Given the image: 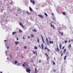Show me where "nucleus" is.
Masks as SVG:
<instances>
[{"label":"nucleus","instance_id":"obj_26","mask_svg":"<svg viewBox=\"0 0 73 73\" xmlns=\"http://www.w3.org/2000/svg\"><path fill=\"white\" fill-rule=\"evenodd\" d=\"M53 65H56V64H55V62H53Z\"/></svg>","mask_w":73,"mask_h":73},{"label":"nucleus","instance_id":"obj_7","mask_svg":"<svg viewBox=\"0 0 73 73\" xmlns=\"http://www.w3.org/2000/svg\"><path fill=\"white\" fill-rule=\"evenodd\" d=\"M41 36L42 37V40L43 43H45V41H44V39L43 38V37H42V35H41Z\"/></svg>","mask_w":73,"mask_h":73},{"label":"nucleus","instance_id":"obj_16","mask_svg":"<svg viewBox=\"0 0 73 73\" xmlns=\"http://www.w3.org/2000/svg\"><path fill=\"white\" fill-rule=\"evenodd\" d=\"M14 62L15 63V65H16V64H17L18 63L17 61H14Z\"/></svg>","mask_w":73,"mask_h":73},{"label":"nucleus","instance_id":"obj_54","mask_svg":"<svg viewBox=\"0 0 73 73\" xmlns=\"http://www.w3.org/2000/svg\"><path fill=\"white\" fill-rule=\"evenodd\" d=\"M70 42V40H69V41H68V42Z\"/></svg>","mask_w":73,"mask_h":73},{"label":"nucleus","instance_id":"obj_5","mask_svg":"<svg viewBox=\"0 0 73 73\" xmlns=\"http://www.w3.org/2000/svg\"><path fill=\"white\" fill-rule=\"evenodd\" d=\"M20 25L22 27V28H24V26L23 25L21 22H20Z\"/></svg>","mask_w":73,"mask_h":73},{"label":"nucleus","instance_id":"obj_61","mask_svg":"<svg viewBox=\"0 0 73 73\" xmlns=\"http://www.w3.org/2000/svg\"><path fill=\"white\" fill-rule=\"evenodd\" d=\"M62 43H64V42H62Z\"/></svg>","mask_w":73,"mask_h":73},{"label":"nucleus","instance_id":"obj_18","mask_svg":"<svg viewBox=\"0 0 73 73\" xmlns=\"http://www.w3.org/2000/svg\"><path fill=\"white\" fill-rule=\"evenodd\" d=\"M37 38V42L38 43H40L39 39L38 38Z\"/></svg>","mask_w":73,"mask_h":73},{"label":"nucleus","instance_id":"obj_14","mask_svg":"<svg viewBox=\"0 0 73 73\" xmlns=\"http://www.w3.org/2000/svg\"><path fill=\"white\" fill-rule=\"evenodd\" d=\"M33 32H37V31L36 29H34L33 30Z\"/></svg>","mask_w":73,"mask_h":73},{"label":"nucleus","instance_id":"obj_36","mask_svg":"<svg viewBox=\"0 0 73 73\" xmlns=\"http://www.w3.org/2000/svg\"><path fill=\"white\" fill-rule=\"evenodd\" d=\"M47 60H48V58H49V56H48V55H47Z\"/></svg>","mask_w":73,"mask_h":73},{"label":"nucleus","instance_id":"obj_10","mask_svg":"<svg viewBox=\"0 0 73 73\" xmlns=\"http://www.w3.org/2000/svg\"><path fill=\"white\" fill-rule=\"evenodd\" d=\"M59 46L60 49H61V47H62V45L61 44V43L59 44Z\"/></svg>","mask_w":73,"mask_h":73},{"label":"nucleus","instance_id":"obj_17","mask_svg":"<svg viewBox=\"0 0 73 73\" xmlns=\"http://www.w3.org/2000/svg\"><path fill=\"white\" fill-rule=\"evenodd\" d=\"M15 33H16V32H14L12 33V35H15Z\"/></svg>","mask_w":73,"mask_h":73},{"label":"nucleus","instance_id":"obj_62","mask_svg":"<svg viewBox=\"0 0 73 73\" xmlns=\"http://www.w3.org/2000/svg\"><path fill=\"white\" fill-rule=\"evenodd\" d=\"M60 52H62V50H61V51H60Z\"/></svg>","mask_w":73,"mask_h":73},{"label":"nucleus","instance_id":"obj_57","mask_svg":"<svg viewBox=\"0 0 73 73\" xmlns=\"http://www.w3.org/2000/svg\"><path fill=\"white\" fill-rule=\"evenodd\" d=\"M23 39H25V38H24V37H23Z\"/></svg>","mask_w":73,"mask_h":73},{"label":"nucleus","instance_id":"obj_25","mask_svg":"<svg viewBox=\"0 0 73 73\" xmlns=\"http://www.w3.org/2000/svg\"><path fill=\"white\" fill-rule=\"evenodd\" d=\"M46 41L47 42V41H49L48 40V38H46Z\"/></svg>","mask_w":73,"mask_h":73},{"label":"nucleus","instance_id":"obj_37","mask_svg":"<svg viewBox=\"0 0 73 73\" xmlns=\"http://www.w3.org/2000/svg\"><path fill=\"white\" fill-rule=\"evenodd\" d=\"M19 32H20V33H21V32H22V31L20 30L19 31Z\"/></svg>","mask_w":73,"mask_h":73},{"label":"nucleus","instance_id":"obj_53","mask_svg":"<svg viewBox=\"0 0 73 73\" xmlns=\"http://www.w3.org/2000/svg\"><path fill=\"white\" fill-rule=\"evenodd\" d=\"M39 47H40V48H41V47H40V45H39Z\"/></svg>","mask_w":73,"mask_h":73},{"label":"nucleus","instance_id":"obj_47","mask_svg":"<svg viewBox=\"0 0 73 73\" xmlns=\"http://www.w3.org/2000/svg\"><path fill=\"white\" fill-rule=\"evenodd\" d=\"M61 34L62 36H63V33H62Z\"/></svg>","mask_w":73,"mask_h":73},{"label":"nucleus","instance_id":"obj_56","mask_svg":"<svg viewBox=\"0 0 73 73\" xmlns=\"http://www.w3.org/2000/svg\"><path fill=\"white\" fill-rule=\"evenodd\" d=\"M65 57L66 58V56H65Z\"/></svg>","mask_w":73,"mask_h":73},{"label":"nucleus","instance_id":"obj_46","mask_svg":"<svg viewBox=\"0 0 73 73\" xmlns=\"http://www.w3.org/2000/svg\"><path fill=\"white\" fill-rule=\"evenodd\" d=\"M56 70H54V72H56Z\"/></svg>","mask_w":73,"mask_h":73},{"label":"nucleus","instance_id":"obj_58","mask_svg":"<svg viewBox=\"0 0 73 73\" xmlns=\"http://www.w3.org/2000/svg\"><path fill=\"white\" fill-rule=\"evenodd\" d=\"M10 57L11 58H12V57H11V56L10 55Z\"/></svg>","mask_w":73,"mask_h":73},{"label":"nucleus","instance_id":"obj_44","mask_svg":"<svg viewBox=\"0 0 73 73\" xmlns=\"http://www.w3.org/2000/svg\"><path fill=\"white\" fill-rule=\"evenodd\" d=\"M7 49H8L9 48V46L7 47Z\"/></svg>","mask_w":73,"mask_h":73},{"label":"nucleus","instance_id":"obj_19","mask_svg":"<svg viewBox=\"0 0 73 73\" xmlns=\"http://www.w3.org/2000/svg\"><path fill=\"white\" fill-rule=\"evenodd\" d=\"M62 14H63V15H66V13H65V12H63V13H62Z\"/></svg>","mask_w":73,"mask_h":73},{"label":"nucleus","instance_id":"obj_60","mask_svg":"<svg viewBox=\"0 0 73 73\" xmlns=\"http://www.w3.org/2000/svg\"><path fill=\"white\" fill-rule=\"evenodd\" d=\"M4 41H5H5H6V40H4Z\"/></svg>","mask_w":73,"mask_h":73},{"label":"nucleus","instance_id":"obj_29","mask_svg":"<svg viewBox=\"0 0 73 73\" xmlns=\"http://www.w3.org/2000/svg\"><path fill=\"white\" fill-rule=\"evenodd\" d=\"M47 50L48 52H50V50L48 48L47 49Z\"/></svg>","mask_w":73,"mask_h":73},{"label":"nucleus","instance_id":"obj_28","mask_svg":"<svg viewBox=\"0 0 73 73\" xmlns=\"http://www.w3.org/2000/svg\"><path fill=\"white\" fill-rule=\"evenodd\" d=\"M24 48H25V49H27V46H24Z\"/></svg>","mask_w":73,"mask_h":73},{"label":"nucleus","instance_id":"obj_33","mask_svg":"<svg viewBox=\"0 0 73 73\" xmlns=\"http://www.w3.org/2000/svg\"><path fill=\"white\" fill-rule=\"evenodd\" d=\"M35 72H37V68H35Z\"/></svg>","mask_w":73,"mask_h":73},{"label":"nucleus","instance_id":"obj_59","mask_svg":"<svg viewBox=\"0 0 73 73\" xmlns=\"http://www.w3.org/2000/svg\"><path fill=\"white\" fill-rule=\"evenodd\" d=\"M5 53H7V51H6L5 52Z\"/></svg>","mask_w":73,"mask_h":73},{"label":"nucleus","instance_id":"obj_43","mask_svg":"<svg viewBox=\"0 0 73 73\" xmlns=\"http://www.w3.org/2000/svg\"><path fill=\"white\" fill-rule=\"evenodd\" d=\"M63 53H62L61 54V56H62L63 55Z\"/></svg>","mask_w":73,"mask_h":73},{"label":"nucleus","instance_id":"obj_30","mask_svg":"<svg viewBox=\"0 0 73 73\" xmlns=\"http://www.w3.org/2000/svg\"><path fill=\"white\" fill-rule=\"evenodd\" d=\"M47 45H49V41H47Z\"/></svg>","mask_w":73,"mask_h":73},{"label":"nucleus","instance_id":"obj_4","mask_svg":"<svg viewBox=\"0 0 73 73\" xmlns=\"http://www.w3.org/2000/svg\"><path fill=\"white\" fill-rule=\"evenodd\" d=\"M50 26L51 27H52L53 28V29H55V28H54V25H52V23H51Z\"/></svg>","mask_w":73,"mask_h":73},{"label":"nucleus","instance_id":"obj_39","mask_svg":"<svg viewBox=\"0 0 73 73\" xmlns=\"http://www.w3.org/2000/svg\"><path fill=\"white\" fill-rule=\"evenodd\" d=\"M33 53H34V54H36V52H35V51H33Z\"/></svg>","mask_w":73,"mask_h":73},{"label":"nucleus","instance_id":"obj_2","mask_svg":"<svg viewBox=\"0 0 73 73\" xmlns=\"http://www.w3.org/2000/svg\"><path fill=\"white\" fill-rule=\"evenodd\" d=\"M30 1L31 3H32L33 4H35V1H33L32 0H30Z\"/></svg>","mask_w":73,"mask_h":73},{"label":"nucleus","instance_id":"obj_24","mask_svg":"<svg viewBox=\"0 0 73 73\" xmlns=\"http://www.w3.org/2000/svg\"><path fill=\"white\" fill-rule=\"evenodd\" d=\"M44 14H45V16H46V17H47V16H48V15H47V14H46V13H44Z\"/></svg>","mask_w":73,"mask_h":73},{"label":"nucleus","instance_id":"obj_21","mask_svg":"<svg viewBox=\"0 0 73 73\" xmlns=\"http://www.w3.org/2000/svg\"><path fill=\"white\" fill-rule=\"evenodd\" d=\"M24 64H25V65H26L27 66V65H28V64H27V62H25L24 63Z\"/></svg>","mask_w":73,"mask_h":73},{"label":"nucleus","instance_id":"obj_35","mask_svg":"<svg viewBox=\"0 0 73 73\" xmlns=\"http://www.w3.org/2000/svg\"><path fill=\"white\" fill-rule=\"evenodd\" d=\"M59 33H60V34H61V33H62L61 32V31H59Z\"/></svg>","mask_w":73,"mask_h":73},{"label":"nucleus","instance_id":"obj_3","mask_svg":"<svg viewBox=\"0 0 73 73\" xmlns=\"http://www.w3.org/2000/svg\"><path fill=\"white\" fill-rule=\"evenodd\" d=\"M31 37H32V38H34L35 37V35L32 34H31Z\"/></svg>","mask_w":73,"mask_h":73},{"label":"nucleus","instance_id":"obj_32","mask_svg":"<svg viewBox=\"0 0 73 73\" xmlns=\"http://www.w3.org/2000/svg\"><path fill=\"white\" fill-rule=\"evenodd\" d=\"M48 49V48H46V47H45V48H44V50H46V49Z\"/></svg>","mask_w":73,"mask_h":73},{"label":"nucleus","instance_id":"obj_11","mask_svg":"<svg viewBox=\"0 0 73 73\" xmlns=\"http://www.w3.org/2000/svg\"><path fill=\"white\" fill-rule=\"evenodd\" d=\"M49 44H53L54 42L53 41H49Z\"/></svg>","mask_w":73,"mask_h":73},{"label":"nucleus","instance_id":"obj_8","mask_svg":"<svg viewBox=\"0 0 73 73\" xmlns=\"http://www.w3.org/2000/svg\"><path fill=\"white\" fill-rule=\"evenodd\" d=\"M26 72H29V73H30L31 72H31V70H26Z\"/></svg>","mask_w":73,"mask_h":73},{"label":"nucleus","instance_id":"obj_13","mask_svg":"<svg viewBox=\"0 0 73 73\" xmlns=\"http://www.w3.org/2000/svg\"><path fill=\"white\" fill-rule=\"evenodd\" d=\"M15 42V44H16V45H17V44H19V42L16 41V42Z\"/></svg>","mask_w":73,"mask_h":73},{"label":"nucleus","instance_id":"obj_55","mask_svg":"<svg viewBox=\"0 0 73 73\" xmlns=\"http://www.w3.org/2000/svg\"><path fill=\"white\" fill-rule=\"evenodd\" d=\"M10 4H11V5H12V3H10Z\"/></svg>","mask_w":73,"mask_h":73},{"label":"nucleus","instance_id":"obj_12","mask_svg":"<svg viewBox=\"0 0 73 73\" xmlns=\"http://www.w3.org/2000/svg\"><path fill=\"white\" fill-rule=\"evenodd\" d=\"M29 9L30 11H31V12H33V9H32V8L31 7H29Z\"/></svg>","mask_w":73,"mask_h":73},{"label":"nucleus","instance_id":"obj_63","mask_svg":"<svg viewBox=\"0 0 73 73\" xmlns=\"http://www.w3.org/2000/svg\"><path fill=\"white\" fill-rule=\"evenodd\" d=\"M8 9H9V7H7Z\"/></svg>","mask_w":73,"mask_h":73},{"label":"nucleus","instance_id":"obj_23","mask_svg":"<svg viewBox=\"0 0 73 73\" xmlns=\"http://www.w3.org/2000/svg\"><path fill=\"white\" fill-rule=\"evenodd\" d=\"M66 49H65L64 50L63 52L65 53V52H66Z\"/></svg>","mask_w":73,"mask_h":73},{"label":"nucleus","instance_id":"obj_6","mask_svg":"<svg viewBox=\"0 0 73 73\" xmlns=\"http://www.w3.org/2000/svg\"><path fill=\"white\" fill-rule=\"evenodd\" d=\"M38 16H39V17H40L42 19H43V18H44V17H43V16L41 15H38Z\"/></svg>","mask_w":73,"mask_h":73},{"label":"nucleus","instance_id":"obj_1","mask_svg":"<svg viewBox=\"0 0 73 73\" xmlns=\"http://www.w3.org/2000/svg\"><path fill=\"white\" fill-rule=\"evenodd\" d=\"M55 50L58 52H60V49L58 48V47H57V48H55Z\"/></svg>","mask_w":73,"mask_h":73},{"label":"nucleus","instance_id":"obj_15","mask_svg":"<svg viewBox=\"0 0 73 73\" xmlns=\"http://www.w3.org/2000/svg\"><path fill=\"white\" fill-rule=\"evenodd\" d=\"M42 49L43 50L44 49V46H43V44H41Z\"/></svg>","mask_w":73,"mask_h":73},{"label":"nucleus","instance_id":"obj_45","mask_svg":"<svg viewBox=\"0 0 73 73\" xmlns=\"http://www.w3.org/2000/svg\"><path fill=\"white\" fill-rule=\"evenodd\" d=\"M51 14H52V16L54 15V14H53V13H51Z\"/></svg>","mask_w":73,"mask_h":73},{"label":"nucleus","instance_id":"obj_40","mask_svg":"<svg viewBox=\"0 0 73 73\" xmlns=\"http://www.w3.org/2000/svg\"><path fill=\"white\" fill-rule=\"evenodd\" d=\"M64 42L65 43H66V42H67V41L66 40H65L64 41Z\"/></svg>","mask_w":73,"mask_h":73},{"label":"nucleus","instance_id":"obj_20","mask_svg":"<svg viewBox=\"0 0 73 73\" xmlns=\"http://www.w3.org/2000/svg\"><path fill=\"white\" fill-rule=\"evenodd\" d=\"M26 12V13H27V14H28V15H31V14L29 13L27 11Z\"/></svg>","mask_w":73,"mask_h":73},{"label":"nucleus","instance_id":"obj_64","mask_svg":"<svg viewBox=\"0 0 73 73\" xmlns=\"http://www.w3.org/2000/svg\"><path fill=\"white\" fill-rule=\"evenodd\" d=\"M18 11L19 12V10H18Z\"/></svg>","mask_w":73,"mask_h":73},{"label":"nucleus","instance_id":"obj_22","mask_svg":"<svg viewBox=\"0 0 73 73\" xmlns=\"http://www.w3.org/2000/svg\"><path fill=\"white\" fill-rule=\"evenodd\" d=\"M34 48H35V49H38L37 47L36 46H34Z\"/></svg>","mask_w":73,"mask_h":73},{"label":"nucleus","instance_id":"obj_38","mask_svg":"<svg viewBox=\"0 0 73 73\" xmlns=\"http://www.w3.org/2000/svg\"><path fill=\"white\" fill-rule=\"evenodd\" d=\"M20 64L19 63H18L17 64V66H19V65H20Z\"/></svg>","mask_w":73,"mask_h":73},{"label":"nucleus","instance_id":"obj_48","mask_svg":"<svg viewBox=\"0 0 73 73\" xmlns=\"http://www.w3.org/2000/svg\"><path fill=\"white\" fill-rule=\"evenodd\" d=\"M66 58H65V57H64V60H66Z\"/></svg>","mask_w":73,"mask_h":73},{"label":"nucleus","instance_id":"obj_9","mask_svg":"<svg viewBox=\"0 0 73 73\" xmlns=\"http://www.w3.org/2000/svg\"><path fill=\"white\" fill-rule=\"evenodd\" d=\"M72 47V46L71 45V44H70L68 46V48H70Z\"/></svg>","mask_w":73,"mask_h":73},{"label":"nucleus","instance_id":"obj_51","mask_svg":"<svg viewBox=\"0 0 73 73\" xmlns=\"http://www.w3.org/2000/svg\"><path fill=\"white\" fill-rule=\"evenodd\" d=\"M39 62H41V60H39Z\"/></svg>","mask_w":73,"mask_h":73},{"label":"nucleus","instance_id":"obj_34","mask_svg":"<svg viewBox=\"0 0 73 73\" xmlns=\"http://www.w3.org/2000/svg\"><path fill=\"white\" fill-rule=\"evenodd\" d=\"M64 48H65V46H63V47L62 48V49H64Z\"/></svg>","mask_w":73,"mask_h":73},{"label":"nucleus","instance_id":"obj_41","mask_svg":"<svg viewBox=\"0 0 73 73\" xmlns=\"http://www.w3.org/2000/svg\"><path fill=\"white\" fill-rule=\"evenodd\" d=\"M22 66H25V65H24V64H23V65H22Z\"/></svg>","mask_w":73,"mask_h":73},{"label":"nucleus","instance_id":"obj_49","mask_svg":"<svg viewBox=\"0 0 73 73\" xmlns=\"http://www.w3.org/2000/svg\"><path fill=\"white\" fill-rule=\"evenodd\" d=\"M48 39H49V40H50V38H49Z\"/></svg>","mask_w":73,"mask_h":73},{"label":"nucleus","instance_id":"obj_27","mask_svg":"<svg viewBox=\"0 0 73 73\" xmlns=\"http://www.w3.org/2000/svg\"><path fill=\"white\" fill-rule=\"evenodd\" d=\"M26 69H27V70H31L29 68H26Z\"/></svg>","mask_w":73,"mask_h":73},{"label":"nucleus","instance_id":"obj_31","mask_svg":"<svg viewBox=\"0 0 73 73\" xmlns=\"http://www.w3.org/2000/svg\"><path fill=\"white\" fill-rule=\"evenodd\" d=\"M45 55H46V56H47L48 55V54H47V53H45Z\"/></svg>","mask_w":73,"mask_h":73},{"label":"nucleus","instance_id":"obj_42","mask_svg":"<svg viewBox=\"0 0 73 73\" xmlns=\"http://www.w3.org/2000/svg\"><path fill=\"white\" fill-rule=\"evenodd\" d=\"M31 62H33V60H31Z\"/></svg>","mask_w":73,"mask_h":73},{"label":"nucleus","instance_id":"obj_52","mask_svg":"<svg viewBox=\"0 0 73 73\" xmlns=\"http://www.w3.org/2000/svg\"><path fill=\"white\" fill-rule=\"evenodd\" d=\"M29 38H30V36H28L29 39Z\"/></svg>","mask_w":73,"mask_h":73},{"label":"nucleus","instance_id":"obj_50","mask_svg":"<svg viewBox=\"0 0 73 73\" xmlns=\"http://www.w3.org/2000/svg\"><path fill=\"white\" fill-rule=\"evenodd\" d=\"M17 40H19V38H17Z\"/></svg>","mask_w":73,"mask_h":73}]
</instances>
